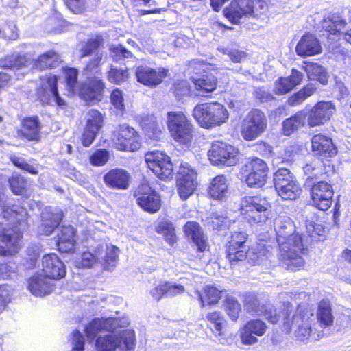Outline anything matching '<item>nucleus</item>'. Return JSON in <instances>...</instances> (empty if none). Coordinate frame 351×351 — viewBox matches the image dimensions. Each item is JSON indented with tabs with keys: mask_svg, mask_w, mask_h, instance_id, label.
I'll use <instances>...</instances> for the list:
<instances>
[{
	"mask_svg": "<svg viewBox=\"0 0 351 351\" xmlns=\"http://www.w3.org/2000/svg\"><path fill=\"white\" fill-rule=\"evenodd\" d=\"M138 124L144 132L147 140L152 143L161 141L165 135V130L162 122L158 121L152 114L141 116L138 119Z\"/></svg>",
	"mask_w": 351,
	"mask_h": 351,
	"instance_id": "27",
	"label": "nucleus"
},
{
	"mask_svg": "<svg viewBox=\"0 0 351 351\" xmlns=\"http://www.w3.org/2000/svg\"><path fill=\"white\" fill-rule=\"evenodd\" d=\"M286 311L289 312V315H292L291 305L289 306L287 304L284 308L279 309L271 304H265L262 306V310L259 316H263L271 324H276L280 320V327L283 332V322L285 317L284 313Z\"/></svg>",
	"mask_w": 351,
	"mask_h": 351,
	"instance_id": "37",
	"label": "nucleus"
},
{
	"mask_svg": "<svg viewBox=\"0 0 351 351\" xmlns=\"http://www.w3.org/2000/svg\"><path fill=\"white\" fill-rule=\"evenodd\" d=\"M207 329L218 340L228 339L229 329L228 320L219 310L208 312L203 318Z\"/></svg>",
	"mask_w": 351,
	"mask_h": 351,
	"instance_id": "23",
	"label": "nucleus"
},
{
	"mask_svg": "<svg viewBox=\"0 0 351 351\" xmlns=\"http://www.w3.org/2000/svg\"><path fill=\"white\" fill-rule=\"evenodd\" d=\"M114 147L119 151L134 152L141 146L139 133L133 127L123 123L118 125L112 133Z\"/></svg>",
	"mask_w": 351,
	"mask_h": 351,
	"instance_id": "12",
	"label": "nucleus"
},
{
	"mask_svg": "<svg viewBox=\"0 0 351 351\" xmlns=\"http://www.w3.org/2000/svg\"><path fill=\"white\" fill-rule=\"evenodd\" d=\"M43 274L51 280H59L66 274L64 262L55 253L45 254L41 261Z\"/></svg>",
	"mask_w": 351,
	"mask_h": 351,
	"instance_id": "29",
	"label": "nucleus"
},
{
	"mask_svg": "<svg viewBox=\"0 0 351 351\" xmlns=\"http://www.w3.org/2000/svg\"><path fill=\"white\" fill-rule=\"evenodd\" d=\"M197 174L194 169L187 165H181L176 180L177 192L180 198L185 201L197 190Z\"/></svg>",
	"mask_w": 351,
	"mask_h": 351,
	"instance_id": "18",
	"label": "nucleus"
},
{
	"mask_svg": "<svg viewBox=\"0 0 351 351\" xmlns=\"http://www.w3.org/2000/svg\"><path fill=\"white\" fill-rule=\"evenodd\" d=\"M105 185L110 189L127 190L131 182V175L122 168H114L108 170L103 176Z\"/></svg>",
	"mask_w": 351,
	"mask_h": 351,
	"instance_id": "30",
	"label": "nucleus"
},
{
	"mask_svg": "<svg viewBox=\"0 0 351 351\" xmlns=\"http://www.w3.org/2000/svg\"><path fill=\"white\" fill-rule=\"evenodd\" d=\"M43 273H35L27 280V288L36 296L43 297L51 293L55 289V285Z\"/></svg>",
	"mask_w": 351,
	"mask_h": 351,
	"instance_id": "33",
	"label": "nucleus"
},
{
	"mask_svg": "<svg viewBox=\"0 0 351 351\" xmlns=\"http://www.w3.org/2000/svg\"><path fill=\"white\" fill-rule=\"evenodd\" d=\"M77 230L71 224L62 225L56 236V246L60 253H73L77 244Z\"/></svg>",
	"mask_w": 351,
	"mask_h": 351,
	"instance_id": "24",
	"label": "nucleus"
},
{
	"mask_svg": "<svg viewBox=\"0 0 351 351\" xmlns=\"http://www.w3.org/2000/svg\"><path fill=\"white\" fill-rule=\"evenodd\" d=\"M311 149L313 156L322 160H328L338 153V149L330 136L322 133L313 135L311 138Z\"/></svg>",
	"mask_w": 351,
	"mask_h": 351,
	"instance_id": "22",
	"label": "nucleus"
},
{
	"mask_svg": "<svg viewBox=\"0 0 351 351\" xmlns=\"http://www.w3.org/2000/svg\"><path fill=\"white\" fill-rule=\"evenodd\" d=\"M3 217L12 221H0V256H15L23 244L24 232L28 228L29 215L25 208L6 207Z\"/></svg>",
	"mask_w": 351,
	"mask_h": 351,
	"instance_id": "1",
	"label": "nucleus"
},
{
	"mask_svg": "<svg viewBox=\"0 0 351 351\" xmlns=\"http://www.w3.org/2000/svg\"><path fill=\"white\" fill-rule=\"evenodd\" d=\"M106 88L101 77H89L79 84L77 95L87 104H96L101 101Z\"/></svg>",
	"mask_w": 351,
	"mask_h": 351,
	"instance_id": "17",
	"label": "nucleus"
},
{
	"mask_svg": "<svg viewBox=\"0 0 351 351\" xmlns=\"http://www.w3.org/2000/svg\"><path fill=\"white\" fill-rule=\"evenodd\" d=\"M334 194L332 184L325 180L313 182L309 189L311 205L322 211H327L331 207Z\"/></svg>",
	"mask_w": 351,
	"mask_h": 351,
	"instance_id": "16",
	"label": "nucleus"
},
{
	"mask_svg": "<svg viewBox=\"0 0 351 351\" xmlns=\"http://www.w3.org/2000/svg\"><path fill=\"white\" fill-rule=\"evenodd\" d=\"M171 90L175 97L182 98L191 95V87L187 80H178L173 82Z\"/></svg>",
	"mask_w": 351,
	"mask_h": 351,
	"instance_id": "58",
	"label": "nucleus"
},
{
	"mask_svg": "<svg viewBox=\"0 0 351 351\" xmlns=\"http://www.w3.org/2000/svg\"><path fill=\"white\" fill-rule=\"evenodd\" d=\"M109 51L114 62H119L125 58H132L133 56L132 51L126 49L121 44L111 46L109 49Z\"/></svg>",
	"mask_w": 351,
	"mask_h": 351,
	"instance_id": "60",
	"label": "nucleus"
},
{
	"mask_svg": "<svg viewBox=\"0 0 351 351\" xmlns=\"http://www.w3.org/2000/svg\"><path fill=\"white\" fill-rule=\"evenodd\" d=\"M136 345V338L134 332L123 330L119 337V347L124 351L134 350Z\"/></svg>",
	"mask_w": 351,
	"mask_h": 351,
	"instance_id": "62",
	"label": "nucleus"
},
{
	"mask_svg": "<svg viewBox=\"0 0 351 351\" xmlns=\"http://www.w3.org/2000/svg\"><path fill=\"white\" fill-rule=\"evenodd\" d=\"M183 232L186 239H190L196 247L197 253L204 254L210 250L209 241L200 224L195 221H187L183 226Z\"/></svg>",
	"mask_w": 351,
	"mask_h": 351,
	"instance_id": "26",
	"label": "nucleus"
},
{
	"mask_svg": "<svg viewBox=\"0 0 351 351\" xmlns=\"http://www.w3.org/2000/svg\"><path fill=\"white\" fill-rule=\"evenodd\" d=\"M103 64L102 53H97L94 58L90 59L84 68V72L86 75L97 74L101 77Z\"/></svg>",
	"mask_w": 351,
	"mask_h": 351,
	"instance_id": "56",
	"label": "nucleus"
},
{
	"mask_svg": "<svg viewBox=\"0 0 351 351\" xmlns=\"http://www.w3.org/2000/svg\"><path fill=\"white\" fill-rule=\"evenodd\" d=\"M303 74L296 69H292L288 76H280L274 83L273 93L280 96L288 94L295 89L302 82Z\"/></svg>",
	"mask_w": 351,
	"mask_h": 351,
	"instance_id": "31",
	"label": "nucleus"
},
{
	"mask_svg": "<svg viewBox=\"0 0 351 351\" xmlns=\"http://www.w3.org/2000/svg\"><path fill=\"white\" fill-rule=\"evenodd\" d=\"M145 161L147 167L154 175L160 180L171 178L173 165L171 158L165 152L154 150L145 154Z\"/></svg>",
	"mask_w": 351,
	"mask_h": 351,
	"instance_id": "15",
	"label": "nucleus"
},
{
	"mask_svg": "<svg viewBox=\"0 0 351 351\" xmlns=\"http://www.w3.org/2000/svg\"><path fill=\"white\" fill-rule=\"evenodd\" d=\"M280 261L287 269L299 271L304 268L306 249L301 234L294 232L287 236L280 245Z\"/></svg>",
	"mask_w": 351,
	"mask_h": 351,
	"instance_id": "5",
	"label": "nucleus"
},
{
	"mask_svg": "<svg viewBox=\"0 0 351 351\" xmlns=\"http://www.w3.org/2000/svg\"><path fill=\"white\" fill-rule=\"evenodd\" d=\"M306 72L308 77L311 80H315L322 84L328 82V75L323 66L315 62H306Z\"/></svg>",
	"mask_w": 351,
	"mask_h": 351,
	"instance_id": "52",
	"label": "nucleus"
},
{
	"mask_svg": "<svg viewBox=\"0 0 351 351\" xmlns=\"http://www.w3.org/2000/svg\"><path fill=\"white\" fill-rule=\"evenodd\" d=\"M267 329L266 323L259 319H252L239 329V337L243 345L251 346L258 342L257 337L263 336Z\"/></svg>",
	"mask_w": 351,
	"mask_h": 351,
	"instance_id": "28",
	"label": "nucleus"
},
{
	"mask_svg": "<svg viewBox=\"0 0 351 351\" xmlns=\"http://www.w3.org/2000/svg\"><path fill=\"white\" fill-rule=\"evenodd\" d=\"M111 331L109 319L94 318L84 328V333L88 339H94L102 332Z\"/></svg>",
	"mask_w": 351,
	"mask_h": 351,
	"instance_id": "43",
	"label": "nucleus"
},
{
	"mask_svg": "<svg viewBox=\"0 0 351 351\" xmlns=\"http://www.w3.org/2000/svg\"><path fill=\"white\" fill-rule=\"evenodd\" d=\"M253 0H232L223 9V16L232 25H237L243 17L256 16Z\"/></svg>",
	"mask_w": 351,
	"mask_h": 351,
	"instance_id": "19",
	"label": "nucleus"
},
{
	"mask_svg": "<svg viewBox=\"0 0 351 351\" xmlns=\"http://www.w3.org/2000/svg\"><path fill=\"white\" fill-rule=\"evenodd\" d=\"M317 90V87L308 83L303 86L299 90L291 94L287 100V104L290 106H299L306 99L311 97Z\"/></svg>",
	"mask_w": 351,
	"mask_h": 351,
	"instance_id": "44",
	"label": "nucleus"
},
{
	"mask_svg": "<svg viewBox=\"0 0 351 351\" xmlns=\"http://www.w3.org/2000/svg\"><path fill=\"white\" fill-rule=\"evenodd\" d=\"M104 120L105 116L101 111L92 108L86 112L84 126L99 132L104 125Z\"/></svg>",
	"mask_w": 351,
	"mask_h": 351,
	"instance_id": "49",
	"label": "nucleus"
},
{
	"mask_svg": "<svg viewBox=\"0 0 351 351\" xmlns=\"http://www.w3.org/2000/svg\"><path fill=\"white\" fill-rule=\"evenodd\" d=\"M306 113L301 110L285 119L282 123L281 132L286 136H289L306 124Z\"/></svg>",
	"mask_w": 351,
	"mask_h": 351,
	"instance_id": "41",
	"label": "nucleus"
},
{
	"mask_svg": "<svg viewBox=\"0 0 351 351\" xmlns=\"http://www.w3.org/2000/svg\"><path fill=\"white\" fill-rule=\"evenodd\" d=\"M59 53L54 50H49L39 55L33 62V68L38 71L51 69L62 63Z\"/></svg>",
	"mask_w": 351,
	"mask_h": 351,
	"instance_id": "40",
	"label": "nucleus"
},
{
	"mask_svg": "<svg viewBox=\"0 0 351 351\" xmlns=\"http://www.w3.org/2000/svg\"><path fill=\"white\" fill-rule=\"evenodd\" d=\"M317 316L319 325L322 327L327 328L332 325L334 317L328 302L322 300L319 302Z\"/></svg>",
	"mask_w": 351,
	"mask_h": 351,
	"instance_id": "48",
	"label": "nucleus"
},
{
	"mask_svg": "<svg viewBox=\"0 0 351 351\" xmlns=\"http://www.w3.org/2000/svg\"><path fill=\"white\" fill-rule=\"evenodd\" d=\"M155 231L162 235L164 239L173 246L178 241L176 228L173 223L169 220H163L158 223L155 226Z\"/></svg>",
	"mask_w": 351,
	"mask_h": 351,
	"instance_id": "46",
	"label": "nucleus"
},
{
	"mask_svg": "<svg viewBox=\"0 0 351 351\" xmlns=\"http://www.w3.org/2000/svg\"><path fill=\"white\" fill-rule=\"evenodd\" d=\"M10 160L14 167L25 172L31 175L38 174V165L29 164L21 157L15 155L10 156Z\"/></svg>",
	"mask_w": 351,
	"mask_h": 351,
	"instance_id": "61",
	"label": "nucleus"
},
{
	"mask_svg": "<svg viewBox=\"0 0 351 351\" xmlns=\"http://www.w3.org/2000/svg\"><path fill=\"white\" fill-rule=\"evenodd\" d=\"M249 235L244 230L230 233L224 244V254L230 266H235L245 261L249 253Z\"/></svg>",
	"mask_w": 351,
	"mask_h": 351,
	"instance_id": "7",
	"label": "nucleus"
},
{
	"mask_svg": "<svg viewBox=\"0 0 351 351\" xmlns=\"http://www.w3.org/2000/svg\"><path fill=\"white\" fill-rule=\"evenodd\" d=\"M269 169L267 162L258 157H252L242 166L240 173L250 188H261L267 181Z\"/></svg>",
	"mask_w": 351,
	"mask_h": 351,
	"instance_id": "8",
	"label": "nucleus"
},
{
	"mask_svg": "<svg viewBox=\"0 0 351 351\" xmlns=\"http://www.w3.org/2000/svg\"><path fill=\"white\" fill-rule=\"evenodd\" d=\"M222 290L213 285H206L197 292V300L201 308L217 306L222 298Z\"/></svg>",
	"mask_w": 351,
	"mask_h": 351,
	"instance_id": "36",
	"label": "nucleus"
},
{
	"mask_svg": "<svg viewBox=\"0 0 351 351\" xmlns=\"http://www.w3.org/2000/svg\"><path fill=\"white\" fill-rule=\"evenodd\" d=\"M58 80L59 77L53 74L39 77L40 84L36 88L35 95L42 105L50 104L51 99H53L57 106L63 108L66 106V101L59 93Z\"/></svg>",
	"mask_w": 351,
	"mask_h": 351,
	"instance_id": "11",
	"label": "nucleus"
},
{
	"mask_svg": "<svg viewBox=\"0 0 351 351\" xmlns=\"http://www.w3.org/2000/svg\"><path fill=\"white\" fill-rule=\"evenodd\" d=\"M227 191L228 184L225 176L217 175L213 178L208 190L210 198L221 200L226 197Z\"/></svg>",
	"mask_w": 351,
	"mask_h": 351,
	"instance_id": "42",
	"label": "nucleus"
},
{
	"mask_svg": "<svg viewBox=\"0 0 351 351\" xmlns=\"http://www.w3.org/2000/svg\"><path fill=\"white\" fill-rule=\"evenodd\" d=\"M267 119L260 109L252 108L243 119L240 133L246 141H252L261 136L267 128Z\"/></svg>",
	"mask_w": 351,
	"mask_h": 351,
	"instance_id": "9",
	"label": "nucleus"
},
{
	"mask_svg": "<svg viewBox=\"0 0 351 351\" xmlns=\"http://www.w3.org/2000/svg\"><path fill=\"white\" fill-rule=\"evenodd\" d=\"M61 71L64 74L68 91L72 94L75 93L78 77L77 69L74 67L64 66L61 69Z\"/></svg>",
	"mask_w": 351,
	"mask_h": 351,
	"instance_id": "55",
	"label": "nucleus"
},
{
	"mask_svg": "<svg viewBox=\"0 0 351 351\" xmlns=\"http://www.w3.org/2000/svg\"><path fill=\"white\" fill-rule=\"evenodd\" d=\"M110 101L117 110L121 112L125 110L123 93L119 88H114L110 93Z\"/></svg>",
	"mask_w": 351,
	"mask_h": 351,
	"instance_id": "63",
	"label": "nucleus"
},
{
	"mask_svg": "<svg viewBox=\"0 0 351 351\" xmlns=\"http://www.w3.org/2000/svg\"><path fill=\"white\" fill-rule=\"evenodd\" d=\"M322 50L318 39L310 33L304 34L295 47L297 54L301 57L317 55L321 53Z\"/></svg>",
	"mask_w": 351,
	"mask_h": 351,
	"instance_id": "35",
	"label": "nucleus"
},
{
	"mask_svg": "<svg viewBox=\"0 0 351 351\" xmlns=\"http://www.w3.org/2000/svg\"><path fill=\"white\" fill-rule=\"evenodd\" d=\"M109 150L104 148L95 149L88 157L89 162L94 167H103L110 160Z\"/></svg>",
	"mask_w": 351,
	"mask_h": 351,
	"instance_id": "57",
	"label": "nucleus"
},
{
	"mask_svg": "<svg viewBox=\"0 0 351 351\" xmlns=\"http://www.w3.org/2000/svg\"><path fill=\"white\" fill-rule=\"evenodd\" d=\"M64 215L60 212H47L41 216L39 229L42 234L51 235L63 221Z\"/></svg>",
	"mask_w": 351,
	"mask_h": 351,
	"instance_id": "39",
	"label": "nucleus"
},
{
	"mask_svg": "<svg viewBox=\"0 0 351 351\" xmlns=\"http://www.w3.org/2000/svg\"><path fill=\"white\" fill-rule=\"evenodd\" d=\"M106 77L110 84L121 85L128 82L130 77V70L127 67L119 68L111 65L106 72Z\"/></svg>",
	"mask_w": 351,
	"mask_h": 351,
	"instance_id": "47",
	"label": "nucleus"
},
{
	"mask_svg": "<svg viewBox=\"0 0 351 351\" xmlns=\"http://www.w3.org/2000/svg\"><path fill=\"white\" fill-rule=\"evenodd\" d=\"M169 70L163 67L154 69L146 65L138 66L135 71L137 81L141 84L154 88L160 84L167 76Z\"/></svg>",
	"mask_w": 351,
	"mask_h": 351,
	"instance_id": "25",
	"label": "nucleus"
},
{
	"mask_svg": "<svg viewBox=\"0 0 351 351\" xmlns=\"http://www.w3.org/2000/svg\"><path fill=\"white\" fill-rule=\"evenodd\" d=\"M239 150L223 141H215L208 151V157L212 164L219 167L233 166L237 160Z\"/></svg>",
	"mask_w": 351,
	"mask_h": 351,
	"instance_id": "13",
	"label": "nucleus"
},
{
	"mask_svg": "<svg viewBox=\"0 0 351 351\" xmlns=\"http://www.w3.org/2000/svg\"><path fill=\"white\" fill-rule=\"evenodd\" d=\"M7 182L10 190L14 195L26 199L29 197V183L25 176L14 172L8 178Z\"/></svg>",
	"mask_w": 351,
	"mask_h": 351,
	"instance_id": "38",
	"label": "nucleus"
},
{
	"mask_svg": "<svg viewBox=\"0 0 351 351\" xmlns=\"http://www.w3.org/2000/svg\"><path fill=\"white\" fill-rule=\"evenodd\" d=\"M42 127L38 116H26L21 119L16 135L22 141L38 143L42 139Z\"/></svg>",
	"mask_w": 351,
	"mask_h": 351,
	"instance_id": "20",
	"label": "nucleus"
},
{
	"mask_svg": "<svg viewBox=\"0 0 351 351\" xmlns=\"http://www.w3.org/2000/svg\"><path fill=\"white\" fill-rule=\"evenodd\" d=\"M104 44V38L101 35L97 34L87 39L86 42L80 49V58L91 56L97 51Z\"/></svg>",
	"mask_w": 351,
	"mask_h": 351,
	"instance_id": "53",
	"label": "nucleus"
},
{
	"mask_svg": "<svg viewBox=\"0 0 351 351\" xmlns=\"http://www.w3.org/2000/svg\"><path fill=\"white\" fill-rule=\"evenodd\" d=\"M192 116L200 128L210 130L226 123L230 114L223 104L210 101L196 104L193 109Z\"/></svg>",
	"mask_w": 351,
	"mask_h": 351,
	"instance_id": "3",
	"label": "nucleus"
},
{
	"mask_svg": "<svg viewBox=\"0 0 351 351\" xmlns=\"http://www.w3.org/2000/svg\"><path fill=\"white\" fill-rule=\"evenodd\" d=\"M224 311L232 322L239 320L242 311L241 305L238 300L232 296H227L224 301Z\"/></svg>",
	"mask_w": 351,
	"mask_h": 351,
	"instance_id": "50",
	"label": "nucleus"
},
{
	"mask_svg": "<svg viewBox=\"0 0 351 351\" xmlns=\"http://www.w3.org/2000/svg\"><path fill=\"white\" fill-rule=\"evenodd\" d=\"M167 125L171 137L180 145L189 147L195 136V128L191 120L182 112H169Z\"/></svg>",
	"mask_w": 351,
	"mask_h": 351,
	"instance_id": "6",
	"label": "nucleus"
},
{
	"mask_svg": "<svg viewBox=\"0 0 351 351\" xmlns=\"http://www.w3.org/2000/svg\"><path fill=\"white\" fill-rule=\"evenodd\" d=\"M347 25L346 21L338 13L329 14L321 21L320 32L328 38L339 36Z\"/></svg>",
	"mask_w": 351,
	"mask_h": 351,
	"instance_id": "32",
	"label": "nucleus"
},
{
	"mask_svg": "<svg viewBox=\"0 0 351 351\" xmlns=\"http://www.w3.org/2000/svg\"><path fill=\"white\" fill-rule=\"evenodd\" d=\"M231 225L230 220L227 217L212 214L207 218V226L217 233L229 230Z\"/></svg>",
	"mask_w": 351,
	"mask_h": 351,
	"instance_id": "51",
	"label": "nucleus"
},
{
	"mask_svg": "<svg viewBox=\"0 0 351 351\" xmlns=\"http://www.w3.org/2000/svg\"><path fill=\"white\" fill-rule=\"evenodd\" d=\"M5 60L8 62L5 66L12 69L23 68L27 65L28 62L25 56L21 54L9 56Z\"/></svg>",
	"mask_w": 351,
	"mask_h": 351,
	"instance_id": "64",
	"label": "nucleus"
},
{
	"mask_svg": "<svg viewBox=\"0 0 351 351\" xmlns=\"http://www.w3.org/2000/svg\"><path fill=\"white\" fill-rule=\"evenodd\" d=\"M336 112V106L331 101L317 102L306 114L308 125L314 128L328 122Z\"/></svg>",
	"mask_w": 351,
	"mask_h": 351,
	"instance_id": "21",
	"label": "nucleus"
},
{
	"mask_svg": "<svg viewBox=\"0 0 351 351\" xmlns=\"http://www.w3.org/2000/svg\"><path fill=\"white\" fill-rule=\"evenodd\" d=\"M283 322V332L290 334L293 327L295 326L294 335L297 340L305 341L313 334V326L315 325L314 310L308 305L298 304L295 311L289 315L286 311Z\"/></svg>",
	"mask_w": 351,
	"mask_h": 351,
	"instance_id": "2",
	"label": "nucleus"
},
{
	"mask_svg": "<svg viewBox=\"0 0 351 351\" xmlns=\"http://www.w3.org/2000/svg\"><path fill=\"white\" fill-rule=\"evenodd\" d=\"M118 347L119 337L113 331L95 339V351H116Z\"/></svg>",
	"mask_w": 351,
	"mask_h": 351,
	"instance_id": "45",
	"label": "nucleus"
},
{
	"mask_svg": "<svg viewBox=\"0 0 351 351\" xmlns=\"http://www.w3.org/2000/svg\"><path fill=\"white\" fill-rule=\"evenodd\" d=\"M132 195L137 205L145 213L155 214L162 207L160 193L147 180L141 182L134 189Z\"/></svg>",
	"mask_w": 351,
	"mask_h": 351,
	"instance_id": "10",
	"label": "nucleus"
},
{
	"mask_svg": "<svg viewBox=\"0 0 351 351\" xmlns=\"http://www.w3.org/2000/svg\"><path fill=\"white\" fill-rule=\"evenodd\" d=\"M245 310L253 315H260L262 306L258 296L252 293H248L244 296L243 301Z\"/></svg>",
	"mask_w": 351,
	"mask_h": 351,
	"instance_id": "54",
	"label": "nucleus"
},
{
	"mask_svg": "<svg viewBox=\"0 0 351 351\" xmlns=\"http://www.w3.org/2000/svg\"><path fill=\"white\" fill-rule=\"evenodd\" d=\"M65 7L73 14H83L88 9V0H62Z\"/></svg>",
	"mask_w": 351,
	"mask_h": 351,
	"instance_id": "59",
	"label": "nucleus"
},
{
	"mask_svg": "<svg viewBox=\"0 0 351 351\" xmlns=\"http://www.w3.org/2000/svg\"><path fill=\"white\" fill-rule=\"evenodd\" d=\"M274 180L275 189L282 199L293 200L300 195L302 188L289 169H278Z\"/></svg>",
	"mask_w": 351,
	"mask_h": 351,
	"instance_id": "14",
	"label": "nucleus"
},
{
	"mask_svg": "<svg viewBox=\"0 0 351 351\" xmlns=\"http://www.w3.org/2000/svg\"><path fill=\"white\" fill-rule=\"evenodd\" d=\"M239 211L249 224L263 225L271 218V205L260 194L244 196L241 200Z\"/></svg>",
	"mask_w": 351,
	"mask_h": 351,
	"instance_id": "4",
	"label": "nucleus"
},
{
	"mask_svg": "<svg viewBox=\"0 0 351 351\" xmlns=\"http://www.w3.org/2000/svg\"><path fill=\"white\" fill-rule=\"evenodd\" d=\"M191 81L195 90L202 96H206L217 88V78L213 73L205 71L199 75L191 77Z\"/></svg>",
	"mask_w": 351,
	"mask_h": 351,
	"instance_id": "34",
	"label": "nucleus"
}]
</instances>
